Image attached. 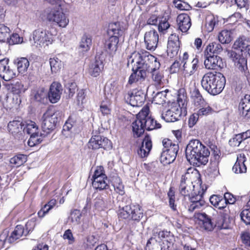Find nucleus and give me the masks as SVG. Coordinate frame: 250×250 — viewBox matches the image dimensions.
<instances>
[{"instance_id": "1", "label": "nucleus", "mask_w": 250, "mask_h": 250, "mask_svg": "<svg viewBox=\"0 0 250 250\" xmlns=\"http://www.w3.org/2000/svg\"><path fill=\"white\" fill-rule=\"evenodd\" d=\"M188 169V171L181 176L179 185V191L180 194L184 196H188L189 203L188 204L186 208L190 213L197 211L202 208L205 206V201L203 199V195L207 189H204L200 185L199 189L198 187L195 189V187L193 185L190 180L191 174L190 173Z\"/></svg>"}, {"instance_id": "2", "label": "nucleus", "mask_w": 250, "mask_h": 250, "mask_svg": "<svg viewBox=\"0 0 250 250\" xmlns=\"http://www.w3.org/2000/svg\"><path fill=\"white\" fill-rule=\"evenodd\" d=\"M132 63L135 64L133 69H142V76L145 75V72H149L159 69L160 67V63L157 58L146 51L131 53L127 58V66L129 67L130 64Z\"/></svg>"}, {"instance_id": "3", "label": "nucleus", "mask_w": 250, "mask_h": 250, "mask_svg": "<svg viewBox=\"0 0 250 250\" xmlns=\"http://www.w3.org/2000/svg\"><path fill=\"white\" fill-rule=\"evenodd\" d=\"M186 157L191 164L197 166L205 165L208 161L210 152L208 147L198 140H192L187 146Z\"/></svg>"}, {"instance_id": "4", "label": "nucleus", "mask_w": 250, "mask_h": 250, "mask_svg": "<svg viewBox=\"0 0 250 250\" xmlns=\"http://www.w3.org/2000/svg\"><path fill=\"white\" fill-rule=\"evenodd\" d=\"M198 210L194 211V216L202 222L205 230L211 231L215 227L220 229L228 228V225L225 222L224 217L212 207L208 208L206 212H197Z\"/></svg>"}, {"instance_id": "5", "label": "nucleus", "mask_w": 250, "mask_h": 250, "mask_svg": "<svg viewBox=\"0 0 250 250\" xmlns=\"http://www.w3.org/2000/svg\"><path fill=\"white\" fill-rule=\"evenodd\" d=\"M201 83L204 89L211 95H216L223 90L226 79L220 73L209 72L204 75Z\"/></svg>"}, {"instance_id": "6", "label": "nucleus", "mask_w": 250, "mask_h": 250, "mask_svg": "<svg viewBox=\"0 0 250 250\" xmlns=\"http://www.w3.org/2000/svg\"><path fill=\"white\" fill-rule=\"evenodd\" d=\"M56 35L57 31L53 28L48 29L39 28L32 32L30 41L32 42L33 39V43L37 46H48L52 43Z\"/></svg>"}, {"instance_id": "7", "label": "nucleus", "mask_w": 250, "mask_h": 250, "mask_svg": "<svg viewBox=\"0 0 250 250\" xmlns=\"http://www.w3.org/2000/svg\"><path fill=\"white\" fill-rule=\"evenodd\" d=\"M60 112L53 107L47 109L42 117V132L47 135L53 131L58 120Z\"/></svg>"}, {"instance_id": "8", "label": "nucleus", "mask_w": 250, "mask_h": 250, "mask_svg": "<svg viewBox=\"0 0 250 250\" xmlns=\"http://www.w3.org/2000/svg\"><path fill=\"white\" fill-rule=\"evenodd\" d=\"M186 99V97L184 95H179L178 103L173 104L170 109H167L165 113H161L162 119L166 122H174L179 120L182 115V109L180 106L181 104L183 106L184 105Z\"/></svg>"}, {"instance_id": "9", "label": "nucleus", "mask_w": 250, "mask_h": 250, "mask_svg": "<svg viewBox=\"0 0 250 250\" xmlns=\"http://www.w3.org/2000/svg\"><path fill=\"white\" fill-rule=\"evenodd\" d=\"M118 215L119 218L139 221L143 217V210L139 205H130L119 209Z\"/></svg>"}, {"instance_id": "10", "label": "nucleus", "mask_w": 250, "mask_h": 250, "mask_svg": "<svg viewBox=\"0 0 250 250\" xmlns=\"http://www.w3.org/2000/svg\"><path fill=\"white\" fill-rule=\"evenodd\" d=\"M129 93L125 99L132 106H141L145 101L147 87L144 84Z\"/></svg>"}, {"instance_id": "11", "label": "nucleus", "mask_w": 250, "mask_h": 250, "mask_svg": "<svg viewBox=\"0 0 250 250\" xmlns=\"http://www.w3.org/2000/svg\"><path fill=\"white\" fill-rule=\"evenodd\" d=\"M229 57L232 60L236 69L247 76L249 73L247 59L242 54L237 53L234 51H230L228 52Z\"/></svg>"}, {"instance_id": "12", "label": "nucleus", "mask_w": 250, "mask_h": 250, "mask_svg": "<svg viewBox=\"0 0 250 250\" xmlns=\"http://www.w3.org/2000/svg\"><path fill=\"white\" fill-rule=\"evenodd\" d=\"M149 109L148 106H144L139 113V118H141L145 130H151L161 127L159 123L148 116Z\"/></svg>"}, {"instance_id": "13", "label": "nucleus", "mask_w": 250, "mask_h": 250, "mask_svg": "<svg viewBox=\"0 0 250 250\" xmlns=\"http://www.w3.org/2000/svg\"><path fill=\"white\" fill-rule=\"evenodd\" d=\"M88 147L92 149L103 148L104 149L109 150L112 148V145L111 141L107 138L101 136H95L89 141Z\"/></svg>"}, {"instance_id": "14", "label": "nucleus", "mask_w": 250, "mask_h": 250, "mask_svg": "<svg viewBox=\"0 0 250 250\" xmlns=\"http://www.w3.org/2000/svg\"><path fill=\"white\" fill-rule=\"evenodd\" d=\"M178 150V145H173L170 148L163 150L160 158L161 163L164 165L172 163L176 159Z\"/></svg>"}, {"instance_id": "15", "label": "nucleus", "mask_w": 250, "mask_h": 250, "mask_svg": "<svg viewBox=\"0 0 250 250\" xmlns=\"http://www.w3.org/2000/svg\"><path fill=\"white\" fill-rule=\"evenodd\" d=\"M47 19L50 22H54L60 27H65L69 23V20L65 15L61 11H53L47 16Z\"/></svg>"}, {"instance_id": "16", "label": "nucleus", "mask_w": 250, "mask_h": 250, "mask_svg": "<svg viewBox=\"0 0 250 250\" xmlns=\"http://www.w3.org/2000/svg\"><path fill=\"white\" fill-rule=\"evenodd\" d=\"M62 91V87L60 83L56 82L52 83L47 93L49 101L53 104L57 103L61 98Z\"/></svg>"}, {"instance_id": "17", "label": "nucleus", "mask_w": 250, "mask_h": 250, "mask_svg": "<svg viewBox=\"0 0 250 250\" xmlns=\"http://www.w3.org/2000/svg\"><path fill=\"white\" fill-rule=\"evenodd\" d=\"M180 48L179 37L176 34H171L168 38L167 52L170 58L176 56Z\"/></svg>"}, {"instance_id": "18", "label": "nucleus", "mask_w": 250, "mask_h": 250, "mask_svg": "<svg viewBox=\"0 0 250 250\" xmlns=\"http://www.w3.org/2000/svg\"><path fill=\"white\" fill-rule=\"evenodd\" d=\"M159 40L158 32L155 30L146 32L144 36V41L147 49L154 50L157 46Z\"/></svg>"}, {"instance_id": "19", "label": "nucleus", "mask_w": 250, "mask_h": 250, "mask_svg": "<svg viewBox=\"0 0 250 250\" xmlns=\"http://www.w3.org/2000/svg\"><path fill=\"white\" fill-rule=\"evenodd\" d=\"M222 64V60L219 56L209 54L206 55L204 65L206 69L217 70Z\"/></svg>"}, {"instance_id": "20", "label": "nucleus", "mask_w": 250, "mask_h": 250, "mask_svg": "<svg viewBox=\"0 0 250 250\" xmlns=\"http://www.w3.org/2000/svg\"><path fill=\"white\" fill-rule=\"evenodd\" d=\"M239 114L246 119H250V95H246L242 98L239 104Z\"/></svg>"}, {"instance_id": "21", "label": "nucleus", "mask_w": 250, "mask_h": 250, "mask_svg": "<svg viewBox=\"0 0 250 250\" xmlns=\"http://www.w3.org/2000/svg\"><path fill=\"white\" fill-rule=\"evenodd\" d=\"M176 21L179 29L182 32H187L191 27V19L187 14H179L177 18Z\"/></svg>"}, {"instance_id": "22", "label": "nucleus", "mask_w": 250, "mask_h": 250, "mask_svg": "<svg viewBox=\"0 0 250 250\" xmlns=\"http://www.w3.org/2000/svg\"><path fill=\"white\" fill-rule=\"evenodd\" d=\"M235 49L241 51V52L250 55V40L245 37H242L238 39L233 44Z\"/></svg>"}, {"instance_id": "23", "label": "nucleus", "mask_w": 250, "mask_h": 250, "mask_svg": "<svg viewBox=\"0 0 250 250\" xmlns=\"http://www.w3.org/2000/svg\"><path fill=\"white\" fill-rule=\"evenodd\" d=\"M125 28L123 23L119 22L111 23L109 25L108 33L111 36H116L119 39L124 34Z\"/></svg>"}, {"instance_id": "24", "label": "nucleus", "mask_w": 250, "mask_h": 250, "mask_svg": "<svg viewBox=\"0 0 250 250\" xmlns=\"http://www.w3.org/2000/svg\"><path fill=\"white\" fill-rule=\"evenodd\" d=\"M104 68L102 61L99 58H95V60L91 62L88 69L89 74L94 77L98 76Z\"/></svg>"}, {"instance_id": "25", "label": "nucleus", "mask_w": 250, "mask_h": 250, "mask_svg": "<svg viewBox=\"0 0 250 250\" xmlns=\"http://www.w3.org/2000/svg\"><path fill=\"white\" fill-rule=\"evenodd\" d=\"M152 148V142L151 138L148 136H146L142 144L138 150V154L141 158H144L148 156Z\"/></svg>"}, {"instance_id": "26", "label": "nucleus", "mask_w": 250, "mask_h": 250, "mask_svg": "<svg viewBox=\"0 0 250 250\" xmlns=\"http://www.w3.org/2000/svg\"><path fill=\"white\" fill-rule=\"evenodd\" d=\"M199 67L198 59L195 57L191 61L188 62L185 66H183L185 76L186 77L193 75L198 70Z\"/></svg>"}, {"instance_id": "27", "label": "nucleus", "mask_w": 250, "mask_h": 250, "mask_svg": "<svg viewBox=\"0 0 250 250\" xmlns=\"http://www.w3.org/2000/svg\"><path fill=\"white\" fill-rule=\"evenodd\" d=\"M246 161V157L244 154L238 155L237 160L232 167V170L235 173H245L247 171V167L244 164Z\"/></svg>"}, {"instance_id": "28", "label": "nucleus", "mask_w": 250, "mask_h": 250, "mask_svg": "<svg viewBox=\"0 0 250 250\" xmlns=\"http://www.w3.org/2000/svg\"><path fill=\"white\" fill-rule=\"evenodd\" d=\"M24 124L20 121L13 120L9 122L7 125L8 131L13 135H16L23 130Z\"/></svg>"}, {"instance_id": "29", "label": "nucleus", "mask_w": 250, "mask_h": 250, "mask_svg": "<svg viewBox=\"0 0 250 250\" xmlns=\"http://www.w3.org/2000/svg\"><path fill=\"white\" fill-rule=\"evenodd\" d=\"M132 132L134 137H140L144 132L145 128L141 118H139V113L136 120L132 124Z\"/></svg>"}, {"instance_id": "30", "label": "nucleus", "mask_w": 250, "mask_h": 250, "mask_svg": "<svg viewBox=\"0 0 250 250\" xmlns=\"http://www.w3.org/2000/svg\"><path fill=\"white\" fill-rule=\"evenodd\" d=\"M130 65L132 67V70L133 73L130 76L128 80V83L131 84L134 83L141 81L142 80H144L145 77L146 76V72H145V75H142V69H138L137 70L133 69L135 64H130Z\"/></svg>"}, {"instance_id": "31", "label": "nucleus", "mask_w": 250, "mask_h": 250, "mask_svg": "<svg viewBox=\"0 0 250 250\" xmlns=\"http://www.w3.org/2000/svg\"><path fill=\"white\" fill-rule=\"evenodd\" d=\"M191 98L194 104L196 106H203L206 103L199 89L194 86L190 91Z\"/></svg>"}, {"instance_id": "32", "label": "nucleus", "mask_w": 250, "mask_h": 250, "mask_svg": "<svg viewBox=\"0 0 250 250\" xmlns=\"http://www.w3.org/2000/svg\"><path fill=\"white\" fill-rule=\"evenodd\" d=\"M92 186L97 190H102L109 187V181L107 176L97 178L92 180Z\"/></svg>"}, {"instance_id": "33", "label": "nucleus", "mask_w": 250, "mask_h": 250, "mask_svg": "<svg viewBox=\"0 0 250 250\" xmlns=\"http://www.w3.org/2000/svg\"><path fill=\"white\" fill-rule=\"evenodd\" d=\"M22 235H27V234H25L24 227L21 225H17L15 228L14 230L9 237L8 239V242L10 243H13Z\"/></svg>"}, {"instance_id": "34", "label": "nucleus", "mask_w": 250, "mask_h": 250, "mask_svg": "<svg viewBox=\"0 0 250 250\" xmlns=\"http://www.w3.org/2000/svg\"><path fill=\"white\" fill-rule=\"evenodd\" d=\"M14 63L17 65L18 71L21 74L26 72L29 66V61L27 58L24 57L18 58L14 61Z\"/></svg>"}, {"instance_id": "35", "label": "nucleus", "mask_w": 250, "mask_h": 250, "mask_svg": "<svg viewBox=\"0 0 250 250\" xmlns=\"http://www.w3.org/2000/svg\"><path fill=\"white\" fill-rule=\"evenodd\" d=\"M119 39L116 36H110L109 39L106 41L105 43V47L111 53L116 52L118 47V44Z\"/></svg>"}, {"instance_id": "36", "label": "nucleus", "mask_w": 250, "mask_h": 250, "mask_svg": "<svg viewBox=\"0 0 250 250\" xmlns=\"http://www.w3.org/2000/svg\"><path fill=\"white\" fill-rule=\"evenodd\" d=\"M92 38L90 35H84L80 42V48L83 52H87L89 50L92 45Z\"/></svg>"}, {"instance_id": "37", "label": "nucleus", "mask_w": 250, "mask_h": 250, "mask_svg": "<svg viewBox=\"0 0 250 250\" xmlns=\"http://www.w3.org/2000/svg\"><path fill=\"white\" fill-rule=\"evenodd\" d=\"M119 92V89L115 83L106 85L105 86L104 93L107 100L110 101L112 97L116 95Z\"/></svg>"}, {"instance_id": "38", "label": "nucleus", "mask_w": 250, "mask_h": 250, "mask_svg": "<svg viewBox=\"0 0 250 250\" xmlns=\"http://www.w3.org/2000/svg\"><path fill=\"white\" fill-rule=\"evenodd\" d=\"M27 161V156L24 154H17L10 160V163L13 166L19 167Z\"/></svg>"}, {"instance_id": "39", "label": "nucleus", "mask_w": 250, "mask_h": 250, "mask_svg": "<svg viewBox=\"0 0 250 250\" xmlns=\"http://www.w3.org/2000/svg\"><path fill=\"white\" fill-rule=\"evenodd\" d=\"M56 204V200L55 199H51L47 204L44 206L38 211V214L39 217L42 218Z\"/></svg>"}, {"instance_id": "40", "label": "nucleus", "mask_w": 250, "mask_h": 250, "mask_svg": "<svg viewBox=\"0 0 250 250\" xmlns=\"http://www.w3.org/2000/svg\"><path fill=\"white\" fill-rule=\"evenodd\" d=\"M9 89L13 94L17 95H20L25 91L23 84L19 81L12 83L9 86Z\"/></svg>"}, {"instance_id": "41", "label": "nucleus", "mask_w": 250, "mask_h": 250, "mask_svg": "<svg viewBox=\"0 0 250 250\" xmlns=\"http://www.w3.org/2000/svg\"><path fill=\"white\" fill-rule=\"evenodd\" d=\"M208 54H219L223 51L222 45L218 42H214L209 43L207 47Z\"/></svg>"}, {"instance_id": "42", "label": "nucleus", "mask_w": 250, "mask_h": 250, "mask_svg": "<svg viewBox=\"0 0 250 250\" xmlns=\"http://www.w3.org/2000/svg\"><path fill=\"white\" fill-rule=\"evenodd\" d=\"M167 89L157 92L153 98L152 103L157 104H163L166 103L167 93L168 92Z\"/></svg>"}, {"instance_id": "43", "label": "nucleus", "mask_w": 250, "mask_h": 250, "mask_svg": "<svg viewBox=\"0 0 250 250\" xmlns=\"http://www.w3.org/2000/svg\"><path fill=\"white\" fill-rule=\"evenodd\" d=\"M94 207L98 210H103L108 207V203L104 200L101 195H98L93 200Z\"/></svg>"}, {"instance_id": "44", "label": "nucleus", "mask_w": 250, "mask_h": 250, "mask_svg": "<svg viewBox=\"0 0 250 250\" xmlns=\"http://www.w3.org/2000/svg\"><path fill=\"white\" fill-rule=\"evenodd\" d=\"M199 109L196 112V113L200 117L206 116L211 114L213 112V109L209 106V105L206 102L205 104L203 106H197Z\"/></svg>"}, {"instance_id": "45", "label": "nucleus", "mask_w": 250, "mask_h": 250, "mask_svg": "<svg viewBox=\"0 0 250 250\" xmlns=\"http://www.w3.org/2000/svg\"><path fill=\"white\" fill-rule=\"evenodd\" d=\"M218 38L221 43H229L231 41V32L227 30H222L219 33Z\"/></svg>"}, {"instance_id": "46", "label": "nucleus", "mask_w": 250, "mask_h": 250, "mask_svg": "<svg viewBox=\"0 0 250 250\" xmlns=\"http://www.w3.org/2000/svg\"><path fill=\"white\" fill-rule=\"evenodd\" d=\"M159 238L162 240L163 242H174V237L173 234L169 231L162 230L158 232Z\"/></svg>"}, {"instance_id": "47", "label": "nucleus", "mask_w": 250, "mask_h": 250, "mask_svg": "<svg viewBox=\"0 0 250 250\" xmlns=\"http://www.w3.org/2000/svg\"><path fill=\"white\" fill-rule=\"evenodd\" d=\"M42 135L45 136L46 134L43 133H41L40 135L38 133L30 135V138L28 141V146L30 147H33L40 144L42 141Z\"/></svg>"}, {"instance_id": "48", "label": "nucleus", "mask_w": 250, "mask_h": 250, "mask_svg": "<svg viewBox=\"0 0 250 250\" xmlns=\"http://www.w3.org/2000/svg\"><path fill=\"white\" fill-rule=\"evenodd\" d=\"M210 148L213 151V156L210 158V163H213V164H214L215 167H216L217 165H219L220 161V150L215 145L212 146ZM215 173H217V170L216 169L215 170Z\"/></svg>"}, {"instance_id": "49", "label": "nucleus", "mask_w": 250, "mask_h": 250, "mask_svg": "<svg viewBox=\"0 0 250 250\" xmlns=\"http://www.w3.org/2000/svg\"><path fill=\"white\" fill-rule=\"evenodd\" d=\"M49 63L52 73H57L61 70L62 66V61L58 58H50Z\"/></svg>"}, {"instance_id": "50", "label": "nucleus", "mask_w": 250, "mask_h": 250, "mask_svg": "<svg viewBox=\"0 0 250 250\" xmlns=\"http://www.w3.org/2000/svg\"><path fill=\"white\" fill-rule=\"evenodd\" d=\"M38 127L35 123L30 121L26 125V126L23 128V131L29 135H33L38 133Z\"/></svg>"}, {"instance_id": "51", "label": "nucleus", "mask_w": 250, "mask_h": 250, "mask_svg": "<svg viewBox=\"0 0 250 250\" xmlns=\"http://www.w3.org/2000/svg\"><path fill=\"white\" fill-rule=\"evenodd\" d=\"M47 93L43 87L39 88L34 94L35 100L40 103H44L46 98Z\"/></svg>"}, {"instance_id": "52", "label": "nucleus", "mask_w": 250, "mask_h": 250, "mask_svg": "<svg viewBox=\"0 0 250 250\" xmlns=\"http://www.w3.org/2000/svg\"><path fill=\"white\" fill-rule=\"evenodd\" d=\"M113 186L115 190L120 195H123L125 193L124 187L121 182L120 178L118 177H115L113 180Z\"/></svg>"}, {"instance_id": "53", "label": "nucleus", "mask_w": 250, "mask_h": 250, "mask_svg": "<svg viewBox=\"0 0 250 250\" xmlns=\"http://www.w3.org/2000/svg\"><path fill=\"white\" fill-rule=\"evenodd\" d=\"M10 29L3 24H0V42H5L9 37Z\"/></svg>"}, {"instance_id": "54", "label": "nucleus", "mask_w": 250, "mask_h": 250, "mask_svg": "<svg viewBox=\"0 0 250 250\" xmlns=\"http://www.w3.org/2000/svg\"><path fill=\"white\" fill-rule=\"evenodd\" d=\"M81 216L80 210L74 209L71 212L70 219L74 225H78L81 222Z\"/></svg>"}, {"instance_id": "55", "label": "nucleus", "mask_w": 250, "mask_h": 250, "mask_svg": "<svg viewBox=\"0 0 250 250\" xmlns=\"http://www.w3.org/2000/svg\"><path fill=\"white\" fill-rule=\"evenodd\" d=\"M6 42L9 45L21 43L23 42V38L21 37L18 34L13 33L8 37Z\"/></svg>"}, {"instance_id": "56", "label": "nucleus", "mask_w": 250, "mask_h": 250, "mask_svg": "<svg viewBox=\"0 0 250 250\" xmlns=\"http://www.w3.org/2000/svg\"><path fill=\"white\" fill-rule=\"evenodd\" d=\"M15 73L14 70L10 67L3 71V73H0V77L4 81H9L15 77Z\"/></svg>"}, {"instance_id": "57", "label": "nucleus", "mask_w": 250, "mask_h": 250, "mask_svg": "<svg viewBox=\"0 0 250 250\" xmlns=\"http://www.w3.org/2000/svg\"><path fill=\"white\" fill-rule=\"evenodd\" d=\"M167 196L168 197V200H169V206L170 208L173 210H176L177 209V206L175 204V192L172 190V188H170L168 193H167Z\"/></svg>"}, {"instance_id": "58", "label": "nucleus", "mask_w": 250, "mask_h": 250, "mask_svg": "<svg viewBox=\"0 0 250 250\" xmlns=\"http://www.w3.org/2000/svg\"><path fill=\"white\" fill-rule=\"evenodd\" d=\"M159 69L155 70H152L149 72L152 73V78L153 81L155 82V84L156 85H160L162 83V80L163 78V74L160 73Z\"/></svg>"}, {"instance_id": "59", "label": "nucleus", "mask_w": 250, "mask_h": 250, "mask_svg": "<svg viewBox=\"0 0 250 250\" xmlns=\"http://www.w3.org/2000/svg\"><path fill=\"white\" fill-rule=\"evenodd\" d=\"M173 3L175 7L181 10H189L191 9V7L189 4L181 0H174Z\"/></svg>"}, {"instance_id": "60", "label": "nucleus", "mask_w": 250, "mask_h": 250, "mask_svg": "<svg viewBox=\"0 0 250 250\" xmlns=\"http://www.w3.org/2000/svg\"><path fill=\"white\" fill-rule=\"evenodd\" d=\"M240 217L246 225H250V208L243 209L240 213Z\"/></svg>"}, {"instance_id": "61", "label": "nucleus", "mask_w": 250, "mask_h": 250, "mask_svg": "<svg viewBox=\"0 0 250 250\" xmlns=\"http://www.w3.org/2000/svg\"><path fill=\"white\" fill-rule=\"evenodd\" d=\"M106 175L104 174V168L103 166H98L96 167L94 174L92 176V180L97 179V178H99L101 177L102 178L104 177H106Z\"/></svg>"}, {"instance_id": "62", "label": "nucleus", "mask_w": 250, "mask_h": 250, "mask_svg": "<svg viewBox=\"0 0 250 250\" xmlns=\"http://www.w3.org/2000/svg\"><path fill=\"white\" fill-rule=\"evenodd\" d=\"M170 27V24L166 18H163L159 21L158 30L159 32H164Z\"/></svg>"}, {"instance_id": "63", "label": "nucleus", "mask_w": 250, "mask_h": 250, "mask_svg": "<svg viewBox=\"0 0 250 250\" xmlns=\"http://www.w3.org/2000/svg\"><path fill=\"white\" fill-rule=\"evenodd\" d=\"M106 103L105 104L104 102H103L100 105V111L104 115H108L110 113V101L108 100Z\"/></svg>"}, {"instance_id": "64", "label": "nucleus", "mask_w": 250, "mask_h": 250, "mask_svg": "<svg viewBox=\"0 0 250 250\" xmlns=\"http://www.w3.org/2000/svg\"><path fill=\"white\" fill-rule=\"evenodd\" d=\"M36 226V219L32 218L29 220L25 224V234H28L30 231H32Z\"/></svg>"}]
</instances>
